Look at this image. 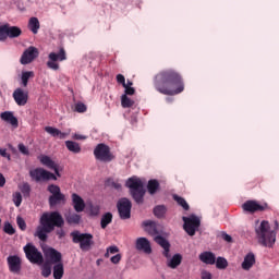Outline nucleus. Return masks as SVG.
<instances>
[{"mask_svg":"<svg viewBox=\"0 0 279 279\" xmlns=\"http://www.w3.org/2000/svg\"><path fill=\"white\" fill-rule=\"evenodd\" d=\"M107 251L109 252V254H117L119 252V247L118 246H109L107 248Z\"/></svg>","mask_w":279,"mask_h":279,"instance_id":"nucleus-54","label":"nucleus"},{"mask_svg":"<svg viewBox=\"0 0 279 279\" xmlns=\"http://www.w3.org/2000/svg\"><path fill=\"white\" fill-rule=\"evenodd\" d=\"M173 199H174V202H177V204L179 206H181L183 208V210H189L191 208L189 206V203H186V199H184V197H181L178 194H174Z\"/></svg>","mask_w":279,"mask_h":279,"instance_id":"nucleus-36","label":"nucleus"},{"mask_svg":"<svg viewBox=\"0 0 279 279\" xmlns=\"http://www.w3.org/2000/svg\"><path fill=\"white\" fill-rule=\"evenodd\" d=\"M23 250L27 260H29V263H32L33 265H43V263H45V257H43V253L38 251V248L34 244L27 243L23 247Z\"/></svg>","mask_w":279,"mask_h":279,"instance_id":"nucleus-7","label":"nucleus"},{"mask_svg":"<svg viewBox=\"0 0 279 279\" xmlns=\"http://www.w3.org/2000/svg\"><path fill=\"white\" fill-rule=\"evenodd\" d=\"M111 263H113V265H119V263H121V254H117V255L112 256Z\"/></svg>","mask_w":279,"mask_h":279,"instance_id":"nucleus-50","label":"nucleus"},{"mask_svg":"<svg viewBox=\"0 0 279 279\" xmlns=\"http://www.w3.org/2000/svg\"><path fill=\"white\" fill-rule=\"evenodd\" d=\"M28 1V3H34V1H36V0H27Z\"/></svg>","mask_w":279,"mask_h":279,"instance_id":"nucleus-62","label":"nucleus"},{"mask_svg":"<svg viewBox=\"0 0 279 279\" xmlns=\"http://www.w3.org/2000/svg\"><path fill=\"white\" fill-rule=\"evenodd\" d=\"M38 160L41 162V165H44V167H47V169H54L58 165L56 161H53V159H51V157L47 155H39Z\"/></svg>","mask_w":279,"mask_h":279,"instance_id":"nucleus-27","label":"nucleus"},{"mask_svg":"<svg viewBox=\"0 0 279 279\" xmlns=\"http://www.w3.org/2000/svg\"><path fill=\"white\" fill-rule=\"evenodd\" d=\"M243 210L245 213H251V215H254V213H264V210H269V205L267 203L259 204L256 201H246L242 205Z\"/></svg>","mask_w":279,"mask_h":279,"instance_id":"nucleus-14","label":"nucleus"},{"mask_svg":"<svg viewBox=\"0 0 279 279\" xmlns=\"http://www.w3.org/2000/svg\"><path fill=\"white\" fill-rule=\"evenodd\" d=\"M0 186H5V177L0 173Z\"/></svg>","mask_w":279,"mask_h":279,"instance_id":"nucleus-57","label":"nucleus"},{"mask_svg":"<svg viewBox=\"0 0 279 279\" xmlns=\"http://www.w3.org/2000/svg\"><path fill=\"white\" fill-rule=\"evenodd\" d=\"M155 243H157V245H160V247H162L163 250V256L166 258H171V254H169L171 252V243H169V240H166L162 235H156L154 238Z\"/></svg>","mask_w":279,"mask_h":279,"instance_id":"nucleus-17","label":"nucleus"},{"mask_svg":"<svg viewBox=\"0 0 279 279\" xmlns=\"http://www.w3.org/2000/svg\"><path fill=\"white\" fill-rule=\"evenodd\" d=\"M136 250L138 252H144V254H151V243L147 238H138L135 243Z\"/></svg>","mask_w":279,"mask_h":279,"instance_id":"nucleus-20","label":"nucleus"},{"mask_svg":"<svg viewBox=\"0 0 279 279\" xmlns=\"http://www.w3.org/2000/svg\"><path fill=\"white\" fill-rule=\"evenodd\" d=\"M47 191L51 194L48 198L50 208L59 206L60 204H66V196L62 193L60 186L50 184L48 185Z\"/></svg>","mask_w":279,"mask_h":279,"instance_id":"nucleus-6","label":"nucleus"},{"mask_svg":"<svg viewBox=\"0 0 279 279\" xmlns=\"http://www.w3.org/2000/svg\"><path fill=\"white\" fill-rule=\"evenodd\" d=\"M184 221L183 230L189 234V236H195V232L199 229V226H202V221L199 218L195 215H192L190 217H183Z\"/></svg>","mask_w":279,"mask_h":279,"instance_id":"nucleus-10","label":"nucleus"},{"mask_svg":"<svg viewBox=\"0 0 279 279\" xmlns=\"http://www.w3.org/2000/svg\"><path fill=\"white\" fill-rule=\"evenodd\" d=\"M0 156H2V158H8V160H11V156L10 154H8V150L5 148H0Z\"/></svg>","mask_w":279,"mask_h":279,"instance_id":"nucleus-51","label":"nucleus"},{"mask_svg":"<svg viewBox=\"0 0 279 279\" xmlns=\"http://www.w3.org/2000/svg\"><path fill=\"white\" fill-rule=\"evenodd\" d=\"M11 274H21V257L11 255L7 258Z\"/></svg>","mask_w":279,"mask_h":279,"instance_id":"nucleus-18","label":"nucleus"},{"mask_svg":"<svg viewBox=\"0 0 279 279\" xmlns=\"http://www.w3.org/2000/svg\"><path fill=\"white\" fill-rule=\"evenodd\" d=\"M16 223L20 230H23V231L27 230V223L25 222V219H23L21 216L16 217Z\"/></svg>","mask_w":279,"mask_h":279,"instance_id":"nucleus-45","label":"nucleus"},{"mask_svg":"<svg viewBox=\"0 0 279 279\" xmlns=\"http://www.w3.org/2000/svg\"><path fill=\"white\" fill-rule=\"evenodd\" d=\"M215 263L217 269H228V259L226 257H217Z\"/></svg>","mask_w":279,"mask_h":279,"instance_id":"nucleus-41","label":"nucleus"},{"mask_svg":"<svg viewBox=\"0 0 279 279\" xmlns=\"http://www.w3.org/2000/svg\"><path fill=\"white\" fill-rule=\"evenodd\" d=\"M64 226V218L58 211L44 213L39 219V226L36 229L35 236L39 238V241H47V234H51L56 228H62Z\"/></svg>","mask_w":279,"mask_h":279,"instance_id":"nucleus-2","label":"nucleus"},{"mask_svg":"<svg viewBox=\"0 0 279 279\" xmlns=\"http://www.w3.org/2000/svg\"><path fill=\"white\" fill-rule=\"evenodd\" d=\"M104 263V259H97L96 260V265L99 267V265H101Z\"/></svg>","mask_w":279,"mask_h":279,"instance_id":"nucleus-60","label":"nucleus"},{"mask_svg":"<svg viewBox=\"0 0 279 279\" xmlns=\"http://www.w3.org/2000/svg\"><path fill=\"white\" fill-rule=\"evenodd\" d=\"M182 265V256L180 254H174L168 263L170 269H178Z\"/></svg>","mask_w":279,"mask_h":279,"instance_id":"nucleus-32","label":"nucleus"},{"mask_svg":"<svg viewBox=\"0 0 279 279\" xmlns=\"http://www.w3.org/2000/svg\"><path fill=\"white\" fill-rule=\"evenodd\" d=\"M136 94V89L134 87H124V94L126 97L128 95L132 96Z\"/></svg>","mask_w":279,"mask_h":279,"instance_id":"nucleus-48","label":"nucleus"},{"mask_svg":"<svg viewBox=\"0 0 279 279\" xmlns=\"http://www.w3.org/2000/svg\"><path fill=\"white\" fill-rule=\"evenodd\" d=\"M116 80H117L118 84H121L122 86H125V76H123V74H118L116 76Z\"/></svg>","mask_w":279,"mask_h":279,"instance_id":"nucleus-49","label":"nucleus"},{"mask_svg":"<svg viewBox=\"0 0 279 279\" xmlns=\"http://www.w3.org/2000/svg\"><path fill=\"white\" fill-rule=\"evenodd\" d=\"M198 258L205 265H215V263L217 260L215 253L208 252V251L201 253Z\"/></svg>","mask_w":279,"mask_h":279,"instance_id":"nucleus-24","label":"nucleus"},{"mask_svg":"<svg viewBox=\"0 0 279 279\" xmlns=\"http://www.w3.org/2000/svg\"><path fill=\"white\" fill-rule=\"evenodd\" d=\"M13 203L15 204L16 208L23 204V195H21V192L13 193Z\"/></svg>","mask_w":279,"mask_h":279,"instance_id":"nucleus-43","label":"nucleus"},{"mask_svg":"<svg viewBox=\"0 0 279 279\" xmlns=\"http://www.w3.org/2000/svg\"><path fill=\"white\" fill-rule=\"evenodd\" d=\"M45 256V263H48V265H59V263H62V253L60 251L49 247L46 251H44Z\"/></svg>","mask_w":279,"mask_h":279,"instance_id":"nucleus-15","label":"nucleus"},{"mask_svg":"<svg viewBox=\"0 0 279 279\" xmlns=\"http://www.w3.org/2000/svg\"><path fill=\"white\" fill-rule=\"evenodd\" d=\"M74 138H75L76 141H84V138H86V136H83V135H80V134H75V135H74Z\"/></svg>","mask_w":279,"mask_h":279,"instance_id":"nucleus-58","label":"nucleus"},{"mask_svg":"<svg viewBox=\"0 0 279 279\" xmlns=\"http://www.w3.org/2000/svg\"><path fill=\"white\" fill-rule=\"evenodd\" d=\"M34 77V71L22 72V86L27 87L29 78Z\"/></svg>","mask_w":279,"mask_h":279,"instance_id":"nucleus-39","label":"nucleus"},{"mask_svg":"<svg viewBox=\"0 0 279 279\" xmlns=\"http://www.w3.org/2000/svg\"><path fill=\"white\" fill-rule=\"evenodd\" d=\"M38 48L31 46L26 50H24L20 59V62L21 64H32V62L35 61L36 58H38Z\"/></svg>","mask_w":279,"mask_h":279,"instance_id":"nucleus-16","label":"nucleus"},{"mask_svg":"<svg viewBox=\"0 0 279 279\" xmlns=\"http://www.w3.org/2000/svg\"><path fill=\"white\" fill-rule=\"evenodd\" d=\"M65 221L70 226H77L82 221V216L75 213H68L65 215Z\"/></svg>","mask_w":279,"mask_h":279,"instance_id":"nucleus-28","label":"nucleus"},{"mask_svg":"<svg viewBox=\"0 0 279 279\" xmlns=\"http://www.w3.org/2000/svg\"><path fill=\"white\" fill-rule=\"evenodd\" d=\"M126 189L136 204H143L145 197V186L138 177H131L125 182Z\"/></svg>","mask_w":279,"mask_h":279,"instance_id":"nucleus-4","label":"nucleus"},{"mask_svg":"<svg viewBox=\"0 0 279 279\" xmlns=\"http://www.w3.org/2000/svg\"><path fill=\"white\" fill-rule=\"evenodd\" d=\"M73 243H80V248L83 252H89L90 247L95 245L93 241V234L90 233H81L80 231H73L71 233Z\"/></svg>","mask_w":279,"mask_h":279,"instance_id":"nucleus-5","label":"nucleus"},{"mask_svg":"<svg viewBox=\"0 0 279 279\" xmlns=\"http://www.w3.org/2000/svg\"><path fill=\"white\" fill-rule=\"evenodd\" d=\"M45 132H47L48 134H50V136H53L54 138H66V136H69L68 133H63L62 131L53 128V126H46L45 128Z\"/></svg>","mask_w":279,"mask_h":279,"instance_id":"nucleus-26","label":"nucleus"},{"mask_svg":"<svg viewBox=\"0 0 279 279\" xmlns=\"http://www.w3.org/2000/svg\"><path fill=\"white\" fill-rule=\"evenodd\" d=\"M57 234H58L59 239H62L64 236V230H62V229L58 230Z\"/></svg>","mask_w":279,"mask_h":279,"instance_id":"nucleus-59","label":"nucleus"},{"mask_svg":"<svg viewBox=\"0 0 279 279\" xmlns=\"http://www.w3.org/2000/svg\"><path fill=\"white\" fill-rule=\"evenodd\" d=\"M52 265L47 263V262H44L43 263V266H41V276L44 278H49V276H51V269H52Z\"/></svg>","mask_w":279,"mask_h":279,"instance_id":"nucleus-38","label":"nucleus"},{"mask_svg":"<svg viewBox=\"0 0 279 279\" xmlns=\"http://www.w3.org/2000/svg\"><path fill=\"white\" fill-rule=\"evenodd\" d=\"M201 279H213V274L208 272L207 270H203Z\"/></svg>","mask_w":279,"mask_h":279,"instance_id":"nucleus-53","label":"nucleus"},{"mask_svg":"<svg viewBox=\"0 0 279 279\" xmlns=\"http://www.w3.org/2000/svg\"><path fill=\"white\" fill-rule=\"evenodd\" d=\"M121 106H122V108H132V106H134V100H132L126 95H122L121 96Z\"/></svg>","mask_w":279,"mask_h":279,"instance_id":"nucleus-40","label":"nucleus"},{"mask_svg":"<svg viewBox=\"0 0 279 279\" xmlns=\"http://www.w3.org/2000/svg\"><path fill=\"white\" fill-rule=\"evenodd\" d=\"M106 185L107 186H112V189H116V191H121V183L112 180V179H108L106 181Z\"/></svg>","mask_w":279,"mask_h":279,"instance_id":"nucleus-44","label":"nucleus"},{"mask_svg":"<svg viewBox=\"0 0 279 279\" xmlns=\"http://www.w3.org/2000/svg\"><path fill=\"white\" fill-rule=\"evenodd\" d=\"M87 108L86 105H84V102H78L75 105V111L76 112H86Z\"/></svg>","mask_w":279,"mask_h":279,"instance_id":"nucleus-47","label":"nucleus"},{"mask_svg":"<svg viewBox=\"0 0 279 279\" xmlns=\"http://www.w3.org/2000/svg\"><path fill=\"white\" fill-rule=\"evenodd\" d=\"M105 258H110V252L107 251V252L105 253Z\"/></svg>","mask_w":279,"mask_h":279,"instance_id":"nucleus-61","label":"nucleus"},{"mask_svg":"<svg viewBox=\"0 0 279 279\" xmlns=\"http://www.w3.org/2000/svg\"><path fill=\"white\" fill-rule=\"evenodd\" d=\"M3 232H5V234H9L10 236H12L13 234H16V229H14L12 223L7 221V222H4V226H3Z\"/></svg>","mask_w":279,"mask_h":279,"instance_id":"nucleus-42","label":"nucleus"},{"mask_svg":"<svg viewBox=\"0 0 279 279\" xmlns=\"http://www.w3.org/2000/svg\"><path fill=\"white\" fill-rule=\"evenodd\" d=\"M53 278L54 279H62L64 276V264L59 263L53 266Z\"/></svg>","mask_w":279,"mask_h":279,"instance_id":"nucleus-33","label":"nucleus"},{"mask_svg":"<svg viewBox=\"0 0 279 279\" xmlns=\"http://www.w3.org/2000/svg\"><path fill=\"white\" fill-rule=\"evenodd\" d=\"M65 147L69 149V151H72V154H80L82 151V146L74 141H66Z\"/></svg>","mask_w":279,"mask_h":279,"instance_id":"nucleus-31","label":"nucleus"},{"mask_svg":"<svg viewBox=\"0 0 279 279\" xmlns=\"http://www.w3.org/2000/svg\"><path fill=\"white\" fill-rule=\"evenodd\" d=\"M132 86H134V83L130 80L126 81L125 86H123V88H132Z\"/></svg>","mask_w":279,"mask_h":279,"instance_id":"nucleus-56","label":"nucleus"},{"mask_svg":"<svg viewBox=\"0 0 279 279\" xmlns=\"http://www.w3.org/2000/svg\"><path fill=\"white\" fill-rule=\"evenodd\" d=\"M28 29L33 34H38V29H40V21H38V17H31L28 20Z\"/></svg>","mask_w":279,"mask_h":279,"instance_id":"nucleus-30","label":"nucleus"},{"mask_svg":"<svg viewBox=\"0 0 279 279\" xmlns=\"http://www.w3.org/2000/svg\"><path fill=\"white\" fill-rule=\"evenodd\" d=\"M221 236H222L223 241H226L227 243H232V235H230L226 232H222Z\"/></svg>","mask_w":279,"mask_h":279,"instance_id":"nucleus-52","label":"nucleus"},{"mask_svg":"<svg viewBox=\"0 0 279 279\" xmlns=\"http://www.w3.org/2000/svg\"><path fill=\"white\" fill-rule=\"evenodd\" d=\"M275 225L278 226V221H276Z\"/></svg>","mask_w":279,"mask_h":279,"instance_id":"nucleus-63","label":"nucleus"},{"mask_svg":"<svg viewBox=\"0 0 279 279\" xmlns=\"http://www.w3.org/2000/svg\"><path fill=\"white\" fill-rule=\"evenodd\" d=\"M47 66L48 69H51L52 71H58L60 69V64L58 63V60L60 62H64L66 60V50L64 48H60L59 53L50 52L48 56Z\"/></svg>","mask_w":279,"mask_h":279,"instance_id":"nucleus-13","label":"nucleus"},{"mask_svg":"<svg viewBox=\"0 0 279 279\" xmlns=\"http://www.w3.org/2000/svg\"><path fill=\"white\" fill-rule=\"evenodd\" d=\"M144 226L147 228V232L150 236H156V234H160V232H162V226L156 221L148 220L144 222Z\"/></svg>","mask_w":279,"mask_h":279,"instance_id":"nucleus-21","label":"nucleus"},{"mask_svg":"<svg viewBox=\"0 0 279 279\" xmlns=\"http://www.w3.org/2000/svg\"><path fill=\"white\" fill-rule=\"evenodd\" d=\"M276 230L271 229L269 221L263 220L260 223L256 222L255 236L257 243L263 247H274L276 245Z\"/></svg>","mask_w":279,"mask_h":279,"instance_id":"nucleus-3","label":"nucleus"},{"mask_svg":"<svg viewBox=\"0 0 279 279\" xmlns=\"http://www.w3.org/2000/svg\"><path fill=\"white\" fill-rule=\"evenodd\" d=\"M155 217L157 219H165V216L167 215V206L165 205H157L153 210Z\"/></svg>","mask_w":279,"mask_h":279,"instance_id":"nucleus-34","label":"nucleus"},{"mask_svg":"<svg viewBox=\"0 0 279 279\" xmlns=\"http://www.w3.org/2000/svg\"><path fill=\"white\" fill-rule=\"evenodd\" d=\"M17 149L24 156H29V149L27 148V146H25V144L23 143L19 144Z\"/></svg>","mask_w":279,"mask_h":279,"instance_id":"nucleus-46","label":"nucleus"},{"mask_svg":"<svg viewBox=\"0 0 279 279\" xmlns=\"http://www.w3.org/2000/svg\"><path fill=\"white\" fill-rule=\"evenodd\" d=\"M254 265H256V256L254 253L246 254L242 262V269H244V271H250Z\"/></svg>","mask_w":279,"mask_h":279,"instance_id":"nucleus-23","label":"nucleus"},{"mask_svg":"<svg viewBox=\"0 0 279 279\" xmlns=\"http://www.w3.org/2000/svg\"><path fill=\"white\" fill-rule=\"evenodd\" d=\"M154 86L156 92L161 95H180V93H184V78L180 72L166 69L155 75Z\"/></svg>","mask_w":279,"mask_h":279,"instance_id":"nucleus-1","label":"nucleus"},{"mask_svg":"<svg viewBox=\"0 0 279 279\" xmlns=\"http://www.w3.org/2000/svg\"><path fill=\"white\" fill-rule=\"evenodd\" d=\"M72 202H73L74 210L76 213H84V208H86V203H84V199L80 195H77L76 193H73Z\"/></svg>","mask_w":279,"mask_h":279,"instance_id":"nucleus-22","label":"nucleus"},{"mask_svg":"<svg viewBox=\"0 0 279 279\" xmlns=\"http://www.w3.org/2000/svg\"><path fill=\"white\" fill-rule=\"evenodd\" d=\"M19 189L21 193L24 195V197H29V195L32 194V185H29V183L27 182H24L21 185H19Z\"/></svg>","mask_w":279,"mask_h":279,"instance_id":"nucleus-37","label":"nucleus"},{"mask_svg":"<svg viewBox=\"0 0 279 279\" xmlns=\"http://www.w3.org/2000/svg\"><path fill=\"white\" fill-rule=\"evenodd\" d=\"M23 34V31L19 26H10V24H4L0 26V43L8 40V38H19Z\"/></svg>","mask_w":279,"mask_h":279,"instance_id":"nucleus-12","label":"nucleus"},{"mask_svg":"<svg viewBox=\"0 0 279 279\" xmlns=\"http://www.w3.org/2000/svg\"><path fill=\"white\" fill-rule=\"evenodd\" d=\"M0 118L2 121H5L7 123H10L13 125V128H19V119L14 117V113L12 111H4L0 114Z\"/></svg>","mask_w":279,"mask_h":279,"instance_id":"nucleus-25","label":"nucleus"},{"mask_svg":"<svg viewBox=\"0 0 279 279\" xmlns=\"http://www.w3.org/2000/svg\"><path fill=\"white\" fill-rule=\"evenodd\" d=\"M117 209L119 213L120 219L123 221L132 217V201L129 198H120L117 203Z\"/></svg>","mask_w":279,"mask_h":279,"instance_id":"nucleus-9","label":"nucleus"},{"mask_svg":"<svg viewBox=\"0 0 279 279\" xmlns=\"http://www.w3.org/2000/svg\"><path fill=\"white\" fill-rule=\"evenodd\" d=\"M29 175L34 182H49V180H58V177L43 168H35L29 171Z\"/></svg>","mask_w":279,"mask_h":279,"instance_id":"nucleus-11","label":"nucleus"},{"mask_svg":"<svg viewBox=\"0 0 279 279\" xmlns=\"http://www.w3.org/2000/svg\"><path fill=\"white\" fill-rule=\"evenodd\" d=\"M94 156L99 162H112L116 156L110 150V146L100 143L94 148Z\"/></svg>","mask_w":279,"mask_h":279,"instance_id":"nucleus-8","label":"nucleus"},{"mask_svg":"<svg viewBox=\"0 0 279 279\" xmlns=\"http://www.w3.org/2000/svg\"><path fill=\"white\" fill-rule=\"evenodd\" d=\"M110 223H112V213H106L100 220V226L102 230H106V228H108Z\"/></svg>","mask_w":279,"mask_h":279,"instance_id":"nucleus-35","label":"nucleus"},{"mask_svg":"<svg viewBox=\"0 0 279 279\" xmlns=\"http://www.w3.org/2000/svg\"><path fill=\"white\" fill-rule=\"evenodd\" d=\"M51 170L54 171V173H56V175H57L58 178L61 177L60 170L58 169V163L54 166V168H51Z\"/></svg>","mask_w":279,"mask_h":279,"instance_id":"nucleus-55","label":"nucleus"},{"mask_svg":"<svg viewBox=\"0 0 279 279\" xmlns=\"http://www.w3.org/2000/svg\"><path fill=\"white\" fill-rule=\"evenodd\" d=\"M147 191L149 195H156V193L160 191V182H158L156 179L149 180L147 184Z\"/></svg>","mask_w":279,"mask_h":279,"instance_id":"nucleus-29","label":"nucleus"},{"mask_svg":"<svg viewBox=\"0 0 279 279\" xmlns=\"http://www.w3.org/2000/svg\"><path fill=\"white\" fill-rule=\"evenodd\" d=\"M13 99L17 106H25L29 99V96L22 88H16L13 92Z\"/></svg>","mask_w":279,"mask_h":279,"instance_id":"nucleus-19","label":"nucleus"}]
</instances>
